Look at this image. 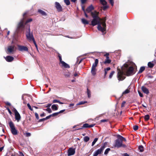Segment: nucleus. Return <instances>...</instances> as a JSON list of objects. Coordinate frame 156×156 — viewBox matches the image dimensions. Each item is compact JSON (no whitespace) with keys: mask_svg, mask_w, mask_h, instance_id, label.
I'll return each instance as SVG.
<instances>
[{"mask_svg":"<svg viewBox=\"0 0 156 156\" xmlns=\"http://www.w3.org/2000/svg\"><path fill=\"white\" fill-rule=\"evenodd\" d=\"M27 13V12H25L23 14V18L20 20V22L18 23L17 27V30H24L25 25L32 21V19L30 18L28 19L25 22V19L26 18L25 15Z\"/></svg>","mask_w":156,"mask_h":156,"instance_id":"nucleus-1","label":"nucleus"},{"mask_svg":"<svg viewBox=\"0 0 156 156\" xmlns=\"http://www.w3.org/2000/svg\"><path fill=\"white\" fill-rule=\"evenodd\" d=\"M117 139L115 141L114 146L118 148L121 147L124 148L126 147H127L124 144H122L121 139L120 137L118 136V135H117Z\"/></svg>","mask_w":156,"mask_h":156,"instance_id":"nucleus-2","label":"nucleus"},{"mask_svg":"<svg viewBox=\"0 0 156 156\" xmlns=\"http://www.w3.org/2000/svg\"><path fill=\"white\" fill-rule=\"evenodd\" d=\"M26 36L27 39L30 42L33 41L35 40L33 34L32 33L30 32V26L28 25V30L26 32Z\"/></svg>","mask_w":156,"mask_h":156,"instance_id":"nucleus-3","label":"nucleus"},{"mask_svg":"<svg viewBox=\"0 0 156 156\" xmlns=\"http://www.w3.org/2000/svg\"><path fill=\"white\" fill-rule=\"evenodd\" d=\"M105 20V19L103 20L98 25L97 27L98 30L102 33L104 32L106 30V25Z\"/></svg>","mask_w":156,"mask_h":156,"instance_id":"nucleus-4","label":"nucleus"},{"mask_svg":"<svg viewBox=\"0 0 156 156\" xmlns=\"http://www.w3.org/2000/svg\"><path fill=\"white\" fill-rule=\"evenodd\" d=\"M9 126L11 128L12 133L14 135H17L18 133L17 130L16 129L13 122L11 121L9 123Z\"/></svg>","mask_w":156,"mask_h":156,"instance_id":"nucleus-5","label":"nucleus"},{"mask_svg":"<svg viewBox=\"0 0 156 156\" xmlns=\"http://www.w3.org/2000/svg\"><path fill=\"white\" fill-rule=\"evenodd\" d=\"M102 20L100 18H93V20L91 22V25L93 26L98 25L101 23Z\"/></svg>","mask_w":156,"mask_h":156,"instance_id":"nucleus-6","label":"nucleus"},{"mask_svg":"<svg viewBox=\"0 0 156 156\" xmlns=\"http://www.w3.org/2000/svg\"><path fill=\"white\" fill-rule=\"evenodd\" d=\"M12 111L14 113L15 118L17 122H19L21 119V116L17 111L15 108H14Z\"/></svg>","mask_w":156,"mask_h":156,"instance_id":"nucleus-7","label":"nucleus"},{"mask_svg":"<svg viewBox=\"0 0 156 156\" xmlns=\"http://www.w3.org/2000/svg\"><path fill=\"white\" fill-rule=\"evenodd\" d=\"M133 68L132 66H130L127 70L126 73L127 76H129L133 75L134 74L133 72Z\"/></svg>","mask_w":156,"mask_h":156,"instance_id":"nucleus-8","label":"nucleus"},{"mask_svg":"<svg viewBox=\"0 0 156 156\" xmlns=\"http://www.w3.org/2000/svg\"><path fill=\"white\" fill-rule=\"evenodd\" d=\"M15 46L10 45L8 46L7 50V54H10L12 53L14 51Z\"/></svg>","mask_w":156,"mask_h":156,"instance_id":"nucleus-9","label":"nucleus"},{"mask_svg":"<svg viewBox=\"0 0 156 156\" xmlns=\"http://www.w3.org/2000/svg\"><path fill=\"white\" fill-rule=\"evenodd\" d=\"M17 46L18 50L20 51H28V48L26 46L19 45H18Z\"/></svg>","mask_w":156,"mask_h":156,"instance_id":"nucleus-10","label":"nucleus"},{"mask_svg":"<svg viewBox=\"0 0 156 156\" xmlns=\"http://www.w3.org/2000/svg\"><path fill=\"white\" fill-rule=\"evenodd\" d=\"M95 125L94 124H92L91 125H89L88 123H85L83 124V126L81 128L76 129L75 130H78L80 129H82L83 128H91L93 127Z\"/></svg>","mask_w":156,"mask_h":156,"instance_id":"nucleus-11","label":"nucleus"},{"mask_svg":"<svg viewBox=\"0 0 156 156\" xmlns=\"http://www.w3.org/2000/svg\"><path fill=\"white\" fill-rule=\"evenodd\" d=\"M75 152V149L72 147L69 148L68 151V155L70 156L74 154Z\"/></svg>","mask_w":156,"mask_h":156,"instance_id":"nucleus-12","label":"nucleus"},{"mask_svg":"<svg viewBox=\"0 0 156 156\" xmlns=\"http://www.w3.org/2000/svg\"><path fill=\"white\" fill-rule=\"evenodd\" d=\"M55 7L58 12H60L62 11V6L59 2H55Z\"/></svg>","mask_w":156,"mask_h":156,"instance_id":"nucleus-13","label":"nucleus"},{"mask_svg":"<svg viewBox=\"0 0 156 156\" xmlns=\"http://www.w3.org/2000/svg\"><path fill=\"white\" fill-rule=\"evenodd\" d=\"M117 77L119 81L123 80L125 78V77L122 76V73L121 72L118 73Z\"/></svg>","mask_w":156,"mask_h":156,"instance_id":"nucleus-14","label":"nucleus"},{"mask_svg":"<svg viewBox=\"0 0 156 156\" xmlns=\"http://www.w3.org/2000/svg\"><path fill=\"white\" fill-rule=\"evenodd\" d=\"M99 12L96 11L94 12H91V15L93 18H100L98 16Z\"/></svg>","mask_w":156,"mask_h":156,"instance_id":"nucleus-15","label":"nucleus"},{"mask_svg":"<svg viewBox=\"0 0 156 156\" xmlns=\"http://www.w3.org/2000/svg\"><path fill=\"white\" fill-rule=\"evenodd\" d=\"M141 89L142 91L145 94H147L149 93V90H148V89L144 86H142L141 87Z\"/></svg>","mask_w":156,"mask_h":156,"instance_id":"nucleus-16","label":"nucleus"},{"mask_svg":"<svg viewBox=\"0 0 156 156\" xmlns=\"http://www.w3.org/2000/svg\"><path fill=\"white\" fill-rule=\"evenodd\" d=\"M6 60L8 62H11L14 59V58L10 56H7L5 57H4Z\"/></svg>","mask_w":156,"mask_h":156,"instance_id":"nucleus-17","label":"nucleus"},{"mask_svg":"<svg viewBox=\"0 0 156 156\" xmlns=\"http://www.w3.org/2000/svg\"><path fill=\"white\" fill-rule=\"evenodd\" d=\"M94 8L92 5H90L86 9V11L87 12L89 13L94 9Z\"/></svg>","mask_w":156,"mask_h":156,"instance_id":"nucleus-18","label":"nucleus"},{"mask_svg":"<svg viewBox=\"0 0 156 156\" xmlns=\"http://www.w3.org/2000/svg\"><path fill=\"white\" fill-rule=\"evenodd\" d=\"M60 63L62 64V66L66 68H70L69 65L63 61H62Z\"/></svg>","mask_w":156,"mask_h":156,"instance_id":"nucleus-19","label":"nucleus"},{"mask_svg":"<svg viewBox=\"0 0 156 156\" xmlns=\"http://www.w3.org/2000/svg\"><path fill=\"white\" fill-rule=\"evenodd\" d=\"M101 152L99 149L95 151L93 154V156H97L98 154H101Z\"/></svg>","mask_w":156,"mask_h":156,"instance_id":"nucleus-20","label":"nucleus"},{"mask_svg":"<svg viewBox=\"0 0 156 156\" xmlns=\"http://www.w3.org/2000/svg\"><path fill=\"white\" fill-rule=\"evenodd\" d=\"M154 62L153 61L149 62L148 63V66L150 68H152L154 65Z\"/></svg>","mask_w":156,"mask_h":156,"instance_id":"nucleus-21","label":"nucleus"},{"mask_svg":"<svg viewBox=\"0 0 156 156\" xmlns=\"http://www.w3.org/2000/svg\"><path fill=\"white\" fill-rule=\"evenodd\" d=\"M98 62V59H96L95 60V62L92 65V68H96Z\"/></svg>","mask_w":156,"mask_h":156,"instance_id":"nucleus-22","label":"nucleus"},{"mask_svg":"<svg viewBox=\"0 0 156 156\" xmlns=\"http://www.w3.org/2000/svg\"><path fill=\"white\" fill-rule=\"evenodd\" d=\"M38 12L42 16H46L47 15L46 12L41 9H38Z\"/></svg>","mask_w":156,"mask_h":156,"instance_id":"nucleus-23","label":"nucleus"},{"mask_svg":"<svg viewBox=\"0 0 156 156\" xmlns=\"http://www.w3.org/2000/svg\"><path fill=\"white\" fill-rule=\"evenodd\" d=\"M91 73L93 76H94L96 74V68H91Z\"/></svg>","mask_w":156,"mask_h":156,"instance_id":"nucleus-24","label":"nucleus"},{"mask_svg":"<svg viewBox=\"0 0 156 156\" xmlns=\"http://www.w3.org/2000/svg\"><path fill=\"white\" fill-rule=\"evenodd\" d=\"M81 21L83 24L84 25L88 24H89L88 22L84 18L81 19Z\"/></svg>","mask_w":156,"mask_h":156,"instance_id":"nucleus-25","label":"nucleus"},{"mask_svg":"<svg viewBox=\"0 0 156 156\" xmlns=\"http://www.w3.org/2000/svg\"><path fill=\"white\" fill-rule=\"evenodd\" d=\"M106 144H107V143H105L104 144H103L102 146L99 149V150H100L101 151V152L103 151V150L105 149V145H106Z\"/></svg>","mask_w":156,"mask_h":156,"instance_id":"nucleus-26","label":"nucleus"},{"mask_svg":"<svg viewBox=\"0 0 156 156\" xmlns=\"http://www.w3.org/2000/svg\"><path fill=\"white\" fill-rule=\"evenodd\" d=\"M138 149L140 152H143L144 151L143 146L142 145H140L138 147Z\"/></svg>","mask_w":156,"mask_h":156,"instance_id":"nucleus-27","label":"nucleus"},{"mask_svg":"<svg viewBox=\"0 0 156 156\" xmlns=\"http://www.w3.org/2000/svg\"><path fill=\"white\" fill-rule=\"evenodd\" d=\"M51 108L54 110H56L58 109V107L55 104H53L51 106Z\"/></svg>","mask_w":156,"mask_h":156,"instance_id":"nucleus-28","label":"nucleus"},{"mask_svg":"<svg viewBox=\"0 0 156 156\" xmlns=\"http://www.w3.org/2000/svg\"><path fill=\"white\" fill-rule=\"evenodd\" d=\"M145 68L144 66L141 67L138 72V73H142L145 70Z\"/></svg>","mask_w":156,"mask_h":156,"instance_id":"nucleus-29","label":"nucleus"},{"mask_svg":"<svg viewBox=\"0 0 156 156\" xmlns=\"http://www.w3.org/2000/svg\"><path fill=\"white\" fill-rule=\"evenodd\" d=\"M90 140V138L88 136H85L83 138V141L85 142H87Z\"/></svg>","mask_w":156,"mask_h":156,"instance_id":"nucleus-30","label":"nucleus"},{"mask_svg":"<svg viewBox=\"0 0 156 156\" xmlns=\"http://www.w3.org/2000/svg\"><path fill=\"white\" fill-rule=\"evenodd\" d=\"M100 2L103 5H106L107 4V2L105 0H101Z\"/></svg>","mask_w":156,"mask_h":156,"instance_id":"nucleus-31","label":"nucleus"},{"mask_svg":"<svg viewBox=\"0 0 156 156\" xmlns=\"http://www.w3.org/2000/svg\"><path fill=\"white\" fill-rule=\"evenodd\" d=\"M87 93L88 98H90L91 97V92L90 90L88 89H87Z\"/></svg>","mask_w":156,"mask_h":156,"instance_id":"nucleus-32","label":"nucleus"},{"mask_svg":"<svg viewBox=\"0 0 156 156\" xmlns=\"http://www.w3.org/2000/svg\"><path fill=\"white\" fill-rule=\"evenodd\" d=\"M111 62V60L109 58H106V59L104 62L105 64H109Z\"/></svg>","mask_w":156,"mask_h":156,"instance_id":"nucleus-33","label":"nucleus"},{"mask_svg":"<svg viewBox=\"0 0 156 156\" xmlns=\"http://www.w3.org/2000/svg\"><path fill=\"white\" fill-rule=\"evenodd\" d=\"M53 103H58L60 104H63V103L60 102L58 100L56 99H55L53 100Z\"/></svg>","mask_w":156,"mask_h":156,"instance_id":"nucleus-34","label":"nucleus"},{"mask_svg":"<svg viewBox=\"0 0 156 156\" xmlns=\"http://www.w3.org/2000/svg\"><path fill=\"white\" fill-rule=\"evenodd\" d=\"M118 136L120 137L121 139V140L122 143L123 141H124L125 142L126 141V140L125 138H124L123 136L119 135H118Z\"/></svg>","mask_w":156,"mask_h":156,"instance_id":"nucleus-35","label":"nucleus"},{"mask_svg":"<svg viewBox=\"0 0 156 156\" xmlns=\"http://www.w3.org/2000/svg\"><path fill=\"white\" fill-rule=\"evenodd\" d=\"M64 2L66 4V5H69L70 4V2L69 0H64Z\"/></svg>","mask_w":156,"mask_h":156,"instance_id":"nucleus-36","label":"nucleus"},{"mask_svg":"<svg viewBox=\"0 0 156 156\" xmlns=\"http://www.w3.org/2000/svg\"><path fill=\"white\" fill-rule=\"evenodd\" d=\"M98 140V138H95L94 141H93V142H92V146H93L94 144H95L96 142Z\"/></svg>","mask_w":156,"mask_h":156,"instance_id":"nucleus-37","label":"nucleus"},{"mask_svg":"<svg viewBox=\"0 0 156 156\" xmlns=\"http://www.w3.org/2000/svg\"><path fill=\"white\" fill-rule=\"evenodd\" d=\"M57 54H58V57L59 58V59L60 62H61L62 61V56L58 52H57Z\"/></svg>","mask_w":156,"mask_h":156,"instance_id":"nucleus-38","label":"nucleus"},{"mask_svg":"<svg viewBox=\"0 0 156 156\" xmlns=\"http://www.w3.org/2000/svg\"><path fill=\"white\" fill-rule=\"evenodd\" d=\"M87 101H81L80 102L78 103L77 104V105H83L87 103Z\"/></svg>","mask_w":156,"mask_h":156,"instance_id":"nucleus-39","label":"nucleus"},{"mask_svg":"<svg viewBox=\"0 0 156 156\" xmlns=\"http://www.w3.org/2000/svg\"><path fill=\"white\" fill-rule=\"evenodd\" d=\"M110 149L109 148H108L107 149H106L104 152V154H108L109 151H110Z\"/></svg>","mask_w":156,"mask_h":156,"instance_id":"nucleus-40","label":"nucleus"},{"mask_svg":"<svg viewBox=\"0 0 156 156\" xmlns=\"http://www.w3.org/2000/svg\"><path fill=\"white\" fill-rule=\"evenodd\" d=\"M150 116L148 115H147L144 116V118L145 120H147L149 119Z\"/></svg>","mask_w":156,"mask_h":156,"instance_id":"nucleus-41","label":"nucleus"},{"mask_svg":"<svg viewBox=\"0 0 156 156\" xmlns=\"http://www.w3.org/2000/svg\"><path fill=\"white\" fill-rule=\"evenodd\" d=\"M129 92L130 91L128 89H126L122 93V94H128L129 93Z\"/></svg>","mask_w":156,"mask_h":156,"instance_id":"nucleus-42","label":"nucleus"},{"mask_svg":"<svg viewBox=\"0 0 156 156\" xmlns=\"http://www.w3.org/2000/svg\"><path fill=\"white\" fill-rule=\"evenodd\" d=\"M115 73V72L114 71H112L110 73L109 76V78L111 79L113 75Z\"/></svg>","mask_w":156,"mask_h":156,"instance_id":"nucleus-43","label":"nucleus"},{"mask_svg":"<svg viewBox=\"0 0 156 156\" xmlns=\"http://www.w3.org/2000/svg\"><path fill=\"white\" fill-rule=\"evenodd\" d=\"M64 75L66 78H69V77L70 76V73H65L64 74Z\"/></svg>","mask_w":156,"mask_h":156,"instance_id":"nucleus-44","label":"nucleus"},{"mask_svg":"<svg viewBox=\"0 0 156 156\" xmlns=\"http://www.w3.org/2000/svg\"><path fill=\"white\" fill-rule=\"evenodd\" d=\"M45 110L48 112L49 113H51L52 111L50 108H48L45 109Z\"/></svg>","mask_w":156,"mask_h":156,"instance_id":"nucleus-45","label":"nucleus"},{"mask_svg":"<svg viewBox=\"0 0 156 156\" xmlns=\"http://www.w3.org/2000/svg\"><path fill=\"white\" fill-rule=\"evenodd\" d=\"M133 128L134 130H136L138 129V126L137 125H135L133 126Z\"/></svg>","mask_w":156,"mask_h":156,"instance_id":"nucleus-46","label":"nucleus"},{"mask_svg":"<svg viewBox=\"0 0 156 156\" xmlns=\"http://www.w3.org/2000/svg\"><path fill=\"white\" fill-rule=\"evenodd\" d=\"M27 137H29L31 136V133H26L24 134Z\"/></svg>","mask_w":156,"mask_h":156,"instance_id":"nucleus-47","label":"nucleus"},{"mask_svg":"<svg viewBox=\"0 0 156 156\" xmlns=\"http://www.w3.org/2000/svg\"><path fill=\"white\" fill-rule=\"evenodd\" d=\"M27 106L30 110L31 111H33V110L31 106L30 105V104L29 103H28L27 104Z\"/></svg>","mask_w":156,"mask_h":156,"instance_id":"nucleus-48","label":"nucleus"},{"mask_svg":"<svg viewBox=\"0 0 156 156\" xmlns=\"http://www.w3.org/2000/svg\"><path fill=\"white\" fill-rule=\"evenodd\" d=\"M58 114H58V112H55V113H54L52 114H51V115L52 116H55L57 115Z\"/></svg>","mask_w":156,"mask_h":156,"instance_id":"nucleus-49","label":"nucleus"},{"mask_svg":"<svg viewBox=\"0 0 156 156\" xmlns=\"http://www.w3.org/2000/svg\"><path fill=\"white\" fill-rule=\"evenodd\" d=\"M35 116L36 118L37 119H39V115H38V113H37L36 112H35Z\"/></svg>","mask_w":156,"mask_h":156,"instance_id":"nucleus-50","label":"nucleus"},{"mask_svg":"<svg viewBox=\"0 0 156 156\" xmlns=\"http://www.w3.org/2000/svg\"><path fill=\"white\" fill-rule=\"evenodd\" d=\"M33 42L34 44V45H35V46L36 47V48L38 49V48H37V44L36 42V41H35V40H34V41H33Z\"/></svg>","mask_w":156,"mask_h":156,"instance_id":"nucleus-51","label":"nucleus"},{"mask_svg":"<svg viewBox=\"0 0 156 156\" xmlns=\"http://www.w3.org/2000/svg\"><path fill=\"white\" fill-rule=\"evenodd\" d=\"M110 3L111 4L112 6H113L114 5V2L113 0H109Z\"/></svg>","mask_w":156,"mask_h":156,"instance_id":"nucleus-52","label":"nucleus"},{"mask_svg":"<svg viewBox=\"0 0 156 156\" xmlns=\"http://www.w3.org/2000/svg\"><path fill=\"white\" fill-rule=\"evenodd\" d=\"M108 8V6L106 5H104L103 7V9L104 10H105L107 9Z\"/></svg>","mask_w":156,"mask_h":156,"instance_id":"nucleus-53","label":"nucleus"},{"mask_svg":"<svg viewBox=\"0 0 156 156\" xmlns=\"http://www.w3.org/2000/svg\"><path fill=\"white\" fill-rule=\"evenodd\" d=\"M138 93L140 97H143V94L140 91H138Z\"/></svg>","mask_w":156,"mask_h":156,"instance_id":"nucleus-54","label":"nucleus"},{"mask_svg":"<svg viewBox=\"0 0 156 156\" xmlns=\"http://www.w3.org/2000/svg\"><path fill=\"white\" fill-rule=\"evenodd\" d=\"M109 55V54L108 53H106L104 55L106 57V58H109V57L108 55Z\"/></svg>","mask_w":156,"mask_h":156,"instance_id":"nucleus-55","label":"nucleus"},{"mask_svg":"<svg viewBox=\"0 0 156 156\" xmlns=\"http://www.w3.org/2000/svg\"><path fill=\"white\" fill-rule=\"evenodd\" d=\"M7 109L8 110V112H9V114L10 115H12V112H11V110H10V109L9 108H7Z\"/></svg>","mask_w":156,"mask_h":156,"instance_id":"nucleus-56","label":"nucleus"},{"mask_svg":"<svg viewBox=\"0 0 156 156\" xmlns=\"http://www.w3.org/2000/svg\"><path fill=\"white\" fill-rule=\"evenodd\" d=\"M51 116H52L51 114L47 116L46 118H45V119H46V120L47 119H49Z\"/></svg>","mask_w":156,"mask_h":156,"instance_id":"nucleus-57","label":"nucleus"},{"mask_svg":"<svg viewBox=\"0 0 156 156\" xmlns=\"http://www.w3.org/2000/svg\"><path fill=\"white\" fill-rule=\"evenodd\" d=\"M45 120H46V119H45V118H44L40 119L39 120V122H41L42 121H44Z\"/></svg>","mask_w":156,"mask_h":156,"instance_id":"nucleus-58","label":"nucleus"},{"mask_svg":"<svg viewBox=\"0 0 156 156\" xmlns=\"http://www.w3.org/2000/svg\"><path fill=\"white\" fill-rule=\"evenodd\" d=\"M87 0H81V3L82 4H83L86 2Z\"/></svg>","mask_w":156,"mask_h":156,"instance_id":"nucleus-59","label":"nucleus"},{"mask_svg":"<svg viewBox=\"0 0 156 156\" xmlns=\"http://www.w3.org/2000/svg\"><path fill=\"white\" fill-rule=\"evenodd\" d=\"M65 109H64V110H61L59 112H58V114L62 113L63 112L65 111Z\"/></svg>","mask_w":156,"mask_h":156,"instance_id":"nucleus-60","label":"nucleus"},{"mask_svg":"<svg viewBox=\"0 0 156 156\" xmlns=\"http://www.w3.org/2000/svg\"><path fill=\"white\" fill-rule=\"evenodd\" d=\"M106 121H107V120L105 119L101 120V122H105Z\"/></svg>","mask_w":156,"mask_h":156,"instance_id":"nucleus-61","label":"nucleus"},{"mask_svg":"<svg viewBox=\"0 0 156 156\" xmlns=\"http://www.w3.org/2000/svg\"><path fill=\"white\" fill-rule=\"evenodd\" d=\"M4 146L0 147V152L2 151L4 149Z\"/></svg>","mask_w":156,"mask_h":156,"instance_id":"nucleus-62","label":"nucleus"},{"mask_svg":"<svg viewBox=\"0 0 156 156\" xmlns=\"http://www.w3.org/2000/svg\"><path fill=\"white\" fill-rule=\"evenodd\" d=\"M74 104L73 103L70 104L69 105V107H71L74 105Z\"/></svg>","mask_w":156,"mask_h":156,"instance_id":"nucleus-63","label":"nucleus"},{"mask_svg":"<svg viewBox=\"0 0 156 156\" xmlns=\"http://www.w3.org/2000/svg\"><path fill=\"white\" fill-rule=\"evenodd\" d=\"M44 115H45V114L44 112H43V113H42V114H41L40 115V116L41 117H43V116H44Z\"/></svg>","mask_w":156,"mask_h":156,"instance_id":"nucleus-64","label":"nucleus"}]
</instances>
